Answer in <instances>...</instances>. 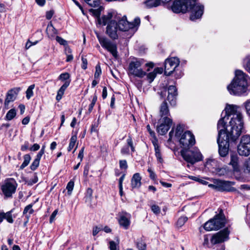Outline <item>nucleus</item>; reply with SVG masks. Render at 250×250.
Listing matches in <instances>:
<instances>
[{"instance_id":"36","label":"nucleus","mask_w":250,"mask_h":250,"mask_svg":"<svg viewBox=\"0 0 250 250\" xmlns=\"http://www.w3.org/2000/svg\"><path fill=\"white\" fill-rule=\"evenodd\" d=\"M188 220V217L186 216H182L179 218L177 222V225L179 227H181L183 226L184 224Z\"/></svg>"},{"instance_id":"54","label":"nucleus","mask_w":250,"mask_h":250,"mask_svg":"<svg viewBox=\"0 0 250 250\" xmlns=\"http://www.w3.org/2000/svg\"><path fill=\"white\" fill-rule=\"evenodd\" d=\"M102 229L101 228L98 227L97 226L94 227L93 229L92 232L93 235L95 236L96 235H97L99 233V232L102 230Z\"/></svg>"},{"instance_id":"31","label":"nucleus","mask_w":250,"mask_h":250,"mask_svg":"<svg viewBox=\"0 0 250 250\" xmlns=\"http://www.w3.org/2000/svg\"><path fill=\"white\" fill-rule=\"evenodd\" d=\"M16 115V111L15 109H11L7 113L5 119L7 121H10L12 120Z\"/></svg>"},{"instance_id":"52","label":"nucleus","mask_w":250,"mask_h":250,"mask_svg":"<svg viewBox=\"0 0 250 250\" xmlns=\"http://www.w3.org/2000/svg\"><path fill=\"white\" fill-rule=\"evenodd\" d=\"M121 152L123 155H127L129 153V150L128 146H124L123 147L121 150Z\"/></svg>"},{"instance_id":"58","label":"nucleus","mask_w":250,"mask_h":250,"mask_svg":"<svg viewBox=\"0 0 250 250\" xmlns=\"http://www.w3.org/2000/svg\"><path fill=\"white\" fill-rule=\"evenodd\" d=\"M89 170V166L88 164H86L84 167L83 175L86 177L88 174Z\"/></svg>"},{"instance_id":"43","label":"nucleus","mask_w":250,"mask_h":250,"mask_svg":"<svg viewBox=\"0 0 250 250\" xmlns=\"http://www.w3.org/2000/svg\"><path fill=\"white\" fill-rule=\"evenodd\" d=\"M89 12L90 13H91L95 17L98 18V19H101L99 17L100 14H101V11L99 9H90L89 10Z\"/></svg>"},{"instance_id":"33","label":"nucleus","mask_w":250,"mask_h":250,"mask_svg":"<svg viewBox=\"0 0 250 250\" xmlns=\"http://www.w3.org/2000/svg\"><path fill=\"white\" fill-rule=\"evenodd\" d=\"M93 190L91 188H88L85 193V201L90 202L92 197Z\"/></svg>"},{"instance_id":"7","label":"nucleus","mask_w":250,"mask_h":250,"mask_svg":"<svg viewBox=\"0 0 250 250\" xmlns=\"http://www.w3.org/2000/svg\"><path fill=\"white\" fill-rule=\"evenodd\" d=\"M144 63V61L143 59L136 58L132 59L128 65V74L139 78L144 77L146 74V72L141 68V66Z\"/></svg>"},{"instance_id":"41","label":"nucleus","mask_w":250,"mask_h":250,"mask_svg":"<svg viewBox=\"0 0 250 250\" xmlns=\"http://www.w3.org/2000/svg\"><path fill=\"white\" fill-rule=\"evenodd\" d=\"M69 78H70V75L68 73H62L59 76V79L62 81H70V80H69Z\"/></svg>"},{"instance_id":"12","label":"nucleus","mask_w":250,"mask_h":250,"mask_svg":"<svg viewBox=\"0 0 250 250\" xmlns=\"http://www.w3.org/2000/svg\"><path fill=\"white\" fill-rule=\"evenodd\" d=\"M179 143L182 149H189L195 143L194 136L190 131H187L181 135Z\"/></svg>"},{"instance_id":"16","label":"nucleus","mask_w":250,"mask_h":250,"mask_svg":"<svg viewBox=\"0 0 250 250\" xmlns=\"http://www.w3.org/2000/svg\"><path fill=\"white\" fill-rule=\"evenodd\" d=\"M229 232L228 228H225L219 232L214 234L210 240L211 243L213 244L220 243L229 239Z\"/></svg>"},{"instance_id":"15","label":"nucleus","mask_w":250,"mask_h":250,"mask_svg":"<svg viewBox=\"0 0 250 250\" xmlns=\"http://www.w3.org/2000/svg\"><path fill=\"white\" fill-rule=\"evenodd\" d=\"M158 124L157 131L160 135H164L169 129L172 125V121L170 118H162L159 120Z\"/></svg>"},{"instance_id":"42","label":"nucleus","mask_w":250,"mask_h":250,"mask_svg":"<svg viewBox=\"0 0 250 250\" xmlns=\"http://www.w3.org/2000/svg\"><path fill=\"white\" fill-rule=\"evenodd\" d=\"M109 249L110 250H119L118 244L113 241L109 242Z\"/></svg>"},{"instance_id":"10","label":"nucleus","mask_w":250,"mask_h":250,"mask_svg":"<svg viewBox=\"0 0 250 250\" xmlns=\"http://www.w3.org/2000/svg\"><path fill=\"white\" fill-rule=\"evenodd\" d=\"M96 36L101 46L109 51L115 58H117L118 52L116 44L105 37L101 36L98 33H96Z\"/></svg>"},{"instance_id":"29","label":"nucleus","mask_w":250,"mask_h":250,"mask_svg":"<svg viewBox=\"0 0 250 250\" xmlns=\"http://www.w3.org/2000/svg\"><path fill=\"white\" fill-rule=\"evenodd\" d=\"M77 138L76 135H74L71 136L69 146L67 148V150L68 151H70L74 148L77 142Z\"/></svg>"},{"instance_id":"53","label":"nucleus","mask_w":250,"mask_h":250,"mask_svg":"<svg viewBox=\"0 0 250 250\" xmlns=\"http://www.w3.org/2000/svg\"><path fill=\"white\" fill-rule=\"evenodd\" d=\"M82 68L83 69H86L87 68V59L86 58L82 57Z\"/></svg>"},{"instance_id":"51","label":"nucleus","mask_w":250,"mask_h":250,"mask_svg":"<svg viewBox=\"0 0 250 250\" xmlns=\"http://www.w3.org/2000/svg\"><path fill=\"white\" fill-rule=\"evenodd\" d=\"M173 73H174V76L176 79L180 78L183 75L182 71L178 70L177 68L176 69V71H174Z\"/></svg>"},{"instance_id":"18","label":"nucleus","mask_w":250,"mask_h":250,"mask_svg":"<svg viewBox=\"0 0 250 250\" xmlns=\"http://www.w3.org/2000/svg\"><path fill=\"white\" fill-rule=\"evenodd\" d=\"M131 215L126 212L120 215L118 222L120 226L125 229H128L130 225Z\"/></svg>"},{"instance_id":"39","label":"nucleus","mask_w":250,"mask_h":250,"mask_svg":"<svg viewBox=\"0 0 250 250\" xmlns=\"http://www.w3.org/2000/svg\"><path fill=\"white\" fill-rule=\"evenodd\" d=\"M74 186V183L72 181H70L67 185L66 189L67 190V192L69 195H70L72 193V191L73 189Z\"/></svg>"},{"instance_id":"57","label":"nucleus","mask_w":250,"mask_h":250,"mask_svg":"<svg viewBox=\"0 0 250 250\" xmlns=\"http://www.w3.org/2000/svg\"><path fill=\"white\" fill-rule=\"evenodd\" d=\"M245 108L247 113L250 116V101L246 102Z\"/></svg>"},{"instance_id":"49","label":"nucleus","mask_w":250,"mask_h":250,"mask_svg":"<svg viewBox=\"0 0 250 250\" xmlns=\"http://www.w3.org/2000/svg\"><path fill=\"white\" fill-rule=\"evenodd\" d=\"M151 208L152 211L156 214H159L160 212V208L157 205H153L151 206Z\"/></svg>"},{"instance_id":"48","label":"nucleus","mask_w":250,"mask_h":250,"mask_svg":"<svg viewBox=\"0 0 250 250\" xmlns=\"http://www.w3.org/2000/svg\"><path fill=\"white\" fill-rule=\"evenodd\" d=\"M120 167L121 169H126L127 168V164L126 160H120L119 161Z\"/></svg>"},{"instance_id":"24","label":"nucleus","mask_w":250,"mask_h":250,"mask_svg":"<svg viewBox=\"0 0 250 250\" xmlns=\"http://www.w3.org/2000/svg\"><path fill=\"white\" fill-rule=\"evenodd\" d=\"M70 84V81H65L64 84L60 87L57 92L56 99L57 101H60L64 94V91Z\"/></svg>"},{"instance_id":"62","label":"nucleus","mask_w":250,"mask_h":250,"mask_svg":"<svg viewBox=\"0 0 250 250\" xmlns=\"http://www.w3.org/2000/svg\"><path fill=\"white\" fill-rule=\"evenodd\" d=\"M83 151H84V147H82L81 149V150L79 151L78 157V158H80L81 160V161H82L83 157Z\"/></svg>"},{"instance_id":"64","label":"nucleus","mask_w":250,"mask_h":250,"mask_svg":"<svg viewBox=\"0 0 250 250\" xmlns=\"http://www.w3.org/2000/svg\"><path fill=\"white\" fill-rule=\"evenodd\" d=\"M29 148V145L28 142H25L23 145L21 146V150L22 151H25Z\"/></svg>"},{"instance_id":"46","label":"nucleus","mask_w":250,"mask_h":250,"mask_svg":"<svg viewBox=\"0 0 250 250\" xmlns=\"http://www.w3.org/2000/svg\"><path fill=\"white\" fill-rule=\"evenodd\" d=\"M127 143L128 146L130 147L132 152H134L135 147L133 146L132 138L130 136H129L128 138L127 139Z\"/></svg>"},{"instance_id":"47","label":"nucleus","mask_w":250,"mask_h":250,"mask_svg":"<svg viewBox=\"0 0 250 250\" xmlns=\"http://www.w3.org/2000/svg\"><path fill=\"white\" fill-rule=\"evenodd\" d=\"M156 76V75L155 74L154 72L153 71L152 72L148 73L147 75V78L149 80V83H150L154 80Z\"/></svg>"},{"instance_id":"17","label":"nucleus","mask_w":250,"mask_h":250,"mask_svg":"<svg viewBox=\"0 0 250 250\" xmlns=\"http://www.w3.org/2000/svg\"><path fill=\"white\" fill-rule=\"evenodd\" d=\"M214 184L219 190L230 191L233 190V188L231 187V183L229 181H223L215 179L214 181Z\"/></svg>"},{"instance_id":"1","label":"nucleus","mask_w":250,"mask_h":250,"mask_svg":"<svg viewBox=\"0 0 250 250\" xmlns=\"http://www.w3.org/2000/svg\"><path fill=\"white\" fill-rule=\"evenodd\" d=\"M239 109L236 105H227L225 109L226 116L220 119L223 121V124L221 125V128L226 129L229 133L235 131V138L240 135L243 128L242 115Z\"/></svg>"},{"instance_id":"6","label":"nucleus","mask_w":250,"mask_h":250,"mask_svg":"<svg viewBox=\"0 0 250 250\" xmlns=\"http://www.w3.org/2000/svg\"><path fill=\"white\" fill-rule=\"evenodd\" d=\"M226 224L225 216L223 214L222 209H220L219 214L216 215L213 218L207 221L204 228L207 231L216 230L224 227Z\"/></svg>"},{"instance_id":"20","label":"nucleus","mask_w":250,"mask_h":250,"mask_svg":"<svg viewBox=\"0 0 250 250\" xmlns=\"http://www.w3.org/2000/svg\"><path fill=\"white\" fill-rule=\"evenodd\" d=\"M21 90L20 88H15L9 90L7 93L6 98L5 100V105H8L9 103L13 102Z\"/></svg>"},{"instance_id":"63","label":"nucleus","mask_w":250,"mask_h":250,"mask_svg":"<svg viewBox=\"0 0 250 250\" xmlns=\"http://www.w3.org/2000/svg\"><path fill=\"white\" fill-rule=\"evenodd\" d=\"M107 96V88L106 87H104L102 92V97L104 99H105Z\"/></svg>"},{"instance_id":"45","label":"nucleus","mask_w":250,"mask_h":250,"mask_svg":"<svg viewBox=\"0 0 250 250\" xmlns=\"http://www.w3.org/2000/svg\"><path fill=\"white\" fill-rule=\"evenodd\" d=\"M56 40L61 45H63L64 46L67 45V41L59 36H57Z\"/></svg>"},{"instance_id":"4","label":"nucleus","mask_w":250,"mask_h":250,"mask_svg":"<svg viewBox=\"0 0 250 250\" xmlns=\"http://www.w3.org/2000/svg\"><path fill=\"white\" fill-rule=\"evenodd\" d=\"M249 77L242 71H235V77L231 83L227 87L231 94L239 95L246 92Z\"/></svg>"},{"instance_id":"27","label":"nucleus","mask_w":250,"mask_h":250,"mask_svg":"<svg viewBox=\"0 0 250 250\" xmlns=\"http://www.w3.org/2000/svg\"><path fill=\"white\" fill-rule=\"evenodd\" d=\"M33 204H31L26 206L23 210V214L25 215L26 219H29L30 215L33 213L34 210L32 208Z\"/></svg>"},{"instance_id":"40","label":"nucleus","mask_w":250,"mask_h":250,"mask_svg":"<svg viewBox=\"0 0 250 250\" xmlns=\"http://www.w3.org/2000/svg\"><path fill=\"white\" fill-rule=\"evenodd\" d=\"M5 219L7 220V221L10 223H12L14 220L12 215V210L5 213Z\"/></svg>"},{"instance_id":"25","label":"nucleus","mask_w":250,"mask_h":250,"mask_svg":"<svg viewBox=\"0 0 250 250\" xmlns=\"http://www.w3.org/2000/svg\"><path fill=\"white\" fill-rule=\"evenodd\" d=\"M171 0H146L145 4L147 8H150L154 7H157L160 5L161 1L163 2H167Z\"/></svg>"},{"instance_id":"11","label":"nucleus","mask_w":250,"mask_h":250,"mask_svg":"<svg viewBox=\"0 0 250 250\" xmlns=\"http://www.w3.org/2000/svg\"><path fill=\"white\" fill-rule=\"evenodd\" d=\"M17 187L16 181L13 178H9L4 181L1 186V189L5 197L10 198L15 193Z\"/></svg>"},{"instance_id":"23","label":"nucleus","mask_w":250,"mask_h":250,"mask_svg":"<svg viewBox=\"0 0 250 250\" xmlns=\"http://www.w3.org/2000/svg\"><path fill=\"white\" fill-rule=\"evenodd\" d=\"M229 164L232 166L234 171H238L239 170V160L237 154L231 155Z\"/></svg>"},{"instance_id":"60","label":"nucleus","mask_w":250,"mask_h":250,"mask_svg":"<svg viewBox=\"0 0 250 250\" xmlns=\"http://www.w3.org/2000/svg\"><path fill=\"white\" fill-rule=\"evenodd\" d=\"M153 71L157 75L158 74H162L163 73V68L162 67H157L154 69Z\"/></svg>"},{"instance_id":"14","label":"nucleus","mask_w":250,"mask_h":250,"mask_svg":"<svg viewBox=\"0 0 250 250\" xmlns=\"http://www.w3.org/2000/svg\"><path fill=\"white\" fill-rule=\"evenodd\" d=\"M179 63V60L177 58L172 57L167 59L165 63V74L167 76L171 75L173 73L174 71H176Z\"/></svg>"},{"instance_id":"37","label":"nucleus","mask_w":250,"mask_h":250,"mask_svg":"<svg viewBox=\"0 0 250 250\" xmlns=\"http://www.w3.org/2000/svg\"><path fill=\"white\" fill-rule=\"evenodd\" d=\"M244 67L247 71L250 73V57L247 58L244 60Z\"/></svg>"},{"instance_id":"3","label":"nucleus","mask_w":250,"mask_h":250,"mask_svg":"<svg viewBox=\"0 0 250 250\" xmlns=\"http://www.w3.org/2000/svg\"><path fill=\"white\" fill-rule=\"evenodd\" d=\"M223 120H219L217 124L218 136L217 143L219 146V153L222 157L226 156L229 152L230 144H235L239 137H235V131L229 133L226 130L221 128V125L223 124Z\"/></svg>"},{"instance_id":"5","label":"nucleus","mask_w":250,"mask_h":250,"mask_svg":"<svg viewBox=\"0 0 250 250\" xmlns=\"http://www.w3.org/2000/svg\"><path fill=\"white\" fill-rule=\"evenodd\" d=\"M99 23L103 25L107 24L106 33L111 39H118V31L120 30L117 22L113 19L112 13H108L107 15L103 16L101 19H99Z\"/></svg>"},{"instance_id":"2","label":"nucleus","mask_w":250,"mask_h":250,"mask_svg":"<svg viewBox=\"0 0 250 250\" xmlns=\"http://www.w3.org/2000/svg\"><path fill=\"white\" fill-rule=\"evenodd\" d=\"M196 0H175L171 6V9L176 13H186L190 11V19L194 21L202 17L204 9V6L196 3Z\"/></svg>"},{"instance_id":"56","label":"nucleus","mask_w":250,"mask_h":250,"mask_svg":"<svg viewBox=\"0 0 250 250\" xmlns=\"http://www.w3.org/2000/svg\"><path fill=\"white\" fill-rule=\"evenodd\" d=\"M54 14V11L53 10H50L47 11L46 13V18L47 20H50L52 18L53 15Z\"/></svg>"},{"instance_id":"44","label":"nucleus","mask_w":250,"mask_h":250,"mask_svg":"<svg viewBox=\"0 0 250 250\" xmlns=\"http://www.w3.org/2000/svg\"><path fill=\"white\" fill-rule=\"evenodd\" d=\"M183 131L182 127L180 125L177 126L175 132V136L176 137H179L181 135V132Z\"/></svg>"},{"instance_id":"61","label":"nucleus","mask_w":250,"mask_h":250,"mask_svg":"<svg viewBox=\"0 0 250 250\" xmlns=\"http://www.w3.org/2000/svg\"><path fill=\"white\" fill-rule=\"evenodd\" d=\"M64 52L66 55L71 54L72 50L67 45L64 46Z\"/></svg>"},{"instance_id":"22","label":"nucleus","mask_w":250,"mask_h":250,"mask_svg":"<svg viewBox=\"0 0 250 250\" xmlns=\"http://www.w3.org/2000/svg\"><path fill=\"white\" fill-rule=\"evenodd\" d=\"M160 115L161 116L160 118L165 117L169 118V116H170V115L167 103L166 101L163 102L160 106Z\"/></svg>"},{"instance_id":"19","label":"nucleus","mask_w":250,"mask_h":250,"mask_svg":"<svg viewBox=\"0 0 250 250\" xmlns=\"http://www.w3.org/2000/svg\"><path fill=\"white\" fill-rule=\"evenodd\" d=\"M167 91V99L171 105L175 106L176 104V97L177 96V88L174 85H170L168 87Z\"/></svg>"},{"instance_id":"38","label":"nucleus","mask_w":250,"mask_h":250,"mask_svg":"<svg viewBox=\"0 0 250 250\" xmlns=\"http://www.w3.org/2000/svg\"><path fill=\"white\" fill-rule=\"evenodd\" d=\"M95 72L94 74V78L95 79H98L100 77V75L102 73V70L101 68V66L99 64L96 65L95 67Z\"/></svg>"},{"instance_id":"50","label":"nucleus","mask_w":250,"mask_h":250,"mask_svg":"<svg viewBox=\"0 0 250 250\" xmlns=\"http://www.w3.org/2000/svg\"><path fill=\"white\" fill-rule=\"evenodd\" d=\"M244 167H245V171H247L248 172H250V159H249L245 162Z\"/></svg>"},{"instance_id":"8","label":"nucleus","mask_w":250,"mask_h":250,"mask_svg":"<svg viewBox=\"0 0 250 250\" xmlns=\"http://www.w3.org/2000/svg\"><path fill=\"white\" fill-rule=\"evenodd\" d=\"M182 149L180 151L182 156L186 162L191 165H193L202 160L203 156L197 148L195 147L192 149Z\"/></svg>"},{"instance_id":"9","label":"nucleus","mask_w":250,"mask_h":250,"mask_svg":"<svg viewBox=\"0 0 250 250\" xmlns=\"http://www.w3.org/2000/svg\"><path fill=\"white\" fill-rule=\"evenodd\" d=\"M117 23L120 31H129L131 34H133L140 25V20L139 18H136L133 22H129L127 21L126 17L124 16L119 20Z\"/></svg>"},{"instance_id":"28","label":"nucleus","mask_w":250,"mask_h":250,"mask_svg":"<svg viewBox=\"0 0 250 250\" xmlns=\"http://www.w3.org/2000/svg\"><path fill=\"white\" fill-rule=\"evenodd\" d=\"M136 245L139 250H146V244L142 238L136 240Z\"/></svg>"},{"instance_id":"59","label":"nucleus","mask_w":250,"mask_h":250,"mask_svg":"<svg viewBox=\"0 0 250 250\" xmlns=\"http://www.w3.org/2000/svg\"><path fill=\"white\" fill-rule=\"evenodd\" d=\"M40 146V145L37 144H34L30 148L31 151H37L39 149Z\"/></svg>"},{"instance_id":"21","label":"nucleus","mask_w":250,"mask_h":250,"mask_svg":"<svg viewBox=\"0 0 250 250\" xmlns=\"http://www.w3.org/2000/svg\"><path fill=\"white\" fill-rule=\"evenodd\" d=\"M142 178L139 173H135L131 179V185L133 188H139L141 186Z\"/></svg>"},{"instance_id":"32","label":"nucleus","mask_w":250,"mask_h":250,"mask_svg":"<svg viewBox=\"0 0 250 250\" xmlns=\"http://www.w3.org/2000/svg\"><path fill=\"white\" fill-rule=\"evenodd\" d=\"M35 88V84L30 85L26 91V97L27 99H29L33 95V90Z\"/></svg>"},{"instance_id":"13","label":"nucleus","mask_w":250,"mask_h":250,"mask_svg":"<svg viewBox=\"0 0 250 250\" xmlns=\"http://www.w3.org/2000/svg\"><path fill=\"white\" fill-rule=\"evenodd\" d=\"M237 151L239 155L247 156L250 154V136H243L240 143L237 146Z\"/></svg>"},{"instance_id":"30","label":"nucleus","mask_w":250,"mask_h":250,"mask_svg":"<svg viewBox=\"0 0 250 250\" xmlns=\"http://www.w3.org/2000/svg\"><path fill=\"white\" fill-rule=\"evenodd\" d=\"M23 162L20 166V168L21 169H23L24 167L28 165L31 160V157L29 154H25L23 156Z\"/></svg>"},{"instance_id":"34","label":"nucleus","mask_w":250,"mask_h":250,"mask_svg":"<svg viewBox=\"0 0 250 250\" xmlns=\"http://www.w3.org/2000/svg\"><path fill=\"white\" fill-rule=\"evenodd\" d=\"M84 1L90 6L97 7L99 5L100 0H84Z\"/></svg>"},{"instance_id":"55","label":"nucleus","mask_w":250,"mask_h":250,"mask_svg":"<svg viewBox=\"0 0 250 250\" xmlns=\"http://www.w3.org/2000/svg\"><path fill=\"white\" fill-rule=\"evenodd\" d=\"M57 213H58V210L57 209L55 210L53 212V213H52V214L50 217V223H52L54 221V220L55 218V217H56V215L57 214Z\"/></svg>"},{"instance_id":"35","label":"nucleus","mask_w":250,"mask_h":250,"mask_svg":"<svg viewBox=\"0 0 250 250\" xmlns=\"http://www.w3.org/2000/svg\"><path fill=\"white\" fill-rule=\"evenodd\" d=\"M40 160L35 158L30 166V168L32 170H35L39 167Z\"/></svg>"},{"instance_id":"26","label":"nucleus","mask_w":250,"mask_h":250,"mask_svg":"<svg viewBox=\"0 0 250 250\" xmlns=\"http://www.w3.org/2000/svg\"><path fill=\"white\" fill-rule=\"evenodd\" d=\"M46 32L50 38H52L58 34V31L53 26L51 22H50L47 25L46 28Z\"/></svg>"}]
</instances>
